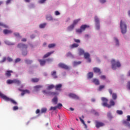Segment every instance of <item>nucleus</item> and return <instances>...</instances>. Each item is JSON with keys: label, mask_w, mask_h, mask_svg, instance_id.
Wrapping results in <instances>:
<instances>
[{"label": "nucleus", "mask_w": 130, "mask_h": 130, "mask_svg": "<svg viewBox=\"0 0 130 130\" xmlns=\"http://www.w3.org/2000/svg\"><path fill=\"white\" fill-rule=\"evenodd\" d=\"M102 101L103 103L102 104L103 106L104 107H108V108H110L112 106H114L115 103L114 102L113 100H111L110 101V105L107 104L108 102V100L105 98H102Z\"/></svg>", "instance_id": "f257e3e1"}, {"label": "nucleus", "mask_w": 130, "mask_h": 130, "mask_svg": "<svg viewBox=\"0 0 130 130\" xmlns=\"http://www.w3.org/2000/svg\"><path fill=\"white\" fill-rule=\"evenodd\" d=\"M17 47L18 48L21 49V50L22 51V55H27V54L28 53V52L27 51V48H28V46H27V45L23 43H19L17 45Z\"/></svg>", "instance_id": "f03ea898"}, {"label": "nucleus", "mask_w": 130, "mask_h": 130, "mask_svg": "<svg viewBox=\"0 0 130 130\" xmlns=\"http://www.w3.org/2000/svg\"><path fill=\"white\" fill-rule=\"evenodd\" d=\"M0 97L3 99H4V100H5L6 101H10V102L13 103V104H14L15 105H17V102H15V100L8 98V96L3 94V93L1 92H0Z\"/></svg>", "instance_id": "7ed1b4c3"}, {"label": "nucleus", "mask_w": 130, "mask_h": 130, "mask_svg": "<svg viewBox=\"0 0 130 130\" xmlns=\"http://www.w3.org/2000/svg\"><path fill=\"white\" fill-rule=\"evenodd\" d=\"M112 69L113 70H116V68H120L121 64L118 61H115L114 59L111 60Z\"/></svg>", "instance_id": "20e7f679"}, {"label": "nucleus", "mask_w": 130, "mask_h": 130, "mask_svg": "<svg viewBox=\"0 0 130 130\" xmlns=\"http://www.w3.org/2000/svg\"><path fill=\"white\" fill-rule=\"evenodd\" d=\"M120 26L122 34H125V33H126V24L124 22H122V20H121Z\"/></svg>", "instance_id": "39448f33"}, {"label": "nucleus", "mask_w": 130, "mask_h": 130, "mask_svg": "<svg viewBox=\"0 0 130 130\" xmlns=\"http://www.w3.org/2000/svg\"><path fill=\"white\" fill-rule=\"evenodd\" d=\"M94 21L95 22L96 29L99 30L100 29V21H99V18L97 16H95Z\"/></svg>", "instance_id": "423d86ee"}, {"label": "nucleus", "mask_w": 130, "mask_h": 130, "mask_svg": "<svg viewBox=\"0 0 130 130\" xmlns=\"http://www.w3.org/2000/svg\"><path fill=\"white\" fill-rule=\"evenodd\" d=\"M109 92L110 95H112V98L113 100H116L117 99V94L115 93H112V89H109Z\"/></svg>", "instance_id": "0eeeda50"}, {"label": "nucleus", "mask_w": 130, "mask_h": 130, "mask_svg": "<svg viewBox=\"0 0 130 130\" xmlns=\"http://www.w3.org/2000/svg\"><path fill=\"white\" fill-rule=\"evenodd\" d=\"M95 126L97 128H99L101 126H104V123L102 122H100L98 121H95Z\"/></svg>", "instance_id": "6e6552de"}, {"label": "nucleus", "mask_w": 130, "mask_h": 130, "mask_svg": "<svg viewBox=\"0 0 130 130\" xmlns=\"http://www.w3.org/2000/svg\"><path fill=\"white\" fill-rule=\"evenodd\" d=\"M84 58L87 59L88 62L91 61V59L90 58V54L89 53H85L84 54Z\"/></svg>", "instance_id": "1a4fd4ad"}, {"label": "nucleus", "mask_w": 130, "mask_h": 130, "mask_svg": "<svg viewBox=\"0 0 130 130\" xmlns=\"http://www.w3.org/2000/svg\"><path fill=\"white\" fill-rule=\"evenodd\" d=\"M58 67H59V68H61V69H64V70H69V67L62 63H59Z\"/></svg>", "instance_id": "9d476101"}, {"label": "nucleus", "mask_w": 130, "mask_h": 130, "mask_svg": "<svg viewBox=\"0 0 130 130\" xmlns=\"http://www.w3.org/2000/svg\"><path fill=\"white\" fill-rule=\"evenodd\" d=\"M19 91H20L21 92H22L21 93V96H24L25 95V94H29L30 93V91H29V90H22V89H19Z\"/></svg>", "instance_id": "9b49d317"}, {"label": "nucleus", "mask_w": 130, "mask_h": 130, "mask_svg": "<svg viewBox=\"0 0 130 130\" xmlns=\"http://www.w3.org/2000/svg\"><path fill=\"white\" fill-rule=\"evenodd\" d=\"M13 72L12 70H8L5 73V76L6 77H8V78H10L11 76H12L11 74H13Z\"/></svg>", "instance_id": "f8f14e48"}, {"label": "nucleus", "mask_w": 130, "mask_h": 130, "mask_svg": "<svg viewBox=\"0 0 130 130\" xmlns=\"http://www.w3.org/2000/svg\"><path fill=\"white\" fill-rule=\"evenodd\" d=\"M61 87H62V85L61 84H59L56 85L54 88L56 91H60Z\"/></svg>", "instance_id": "ddd939ff"}, {"label": "nucleus", "mask_w": 130, "mask_h": 130, "mask_svg": "<svg viewBox=\"0 0 130 130\" xmlns=\"http://www.w3.org/2000/svg\"><path fill=\"white\" fill-rule=\"evenodd\" d=\"M93 70L94 73H96V74H99V75L101 74V70H100V69L95 67L94 68Z\"/></svg>", "instance_id": "4468645a"}, {"label": "nucleus", "mask_w": 130, "mask_h": 130, "mask_svg": "<svg viewBox=\"0 0 130 130\" xmlns=\"http://www.w3.org/2000/svg\"><path fill=\"white\" fill-rule=\"evenodd\" d=\"M69 96L71 98H73V99H79V96L73 93H70Z\"/></svg>", "instance_id": "2eb2a0df"}, {"label": "nucleus", "mask_w": 130, "mask_h": 130, "mask_svg": "<svg viewBox=\"0 0 130 130\" xmlns=\"http://www.w3.org/2000/svg\"><path fill=\"white\" fill-rule=\"evenodd\" d=\"M54 52V51H52L51 52H48L47 54H45L43 56V58H46V57H48V56H50L52 53Z\"/></svg>", "instance_id": "dca6fc26"}, {"label": "nucleus", "mask_w": 130, "mask_h": 130, "mask_svg": "<svg viewBox=\"0 0 130 130\" xmlns=\"http://www.w3.org/2000/svg\"><path fill=\"white\" fill-rule=\"evenodd\" d=\"M3 33L5 35L11 34L13 33V31L11 30L4 29L3 30Z\"/></svg>", "instance_id": "f3484780"}, {"label": "nucleus", "mask_w": 130, "mask_h": 130, "mask_svg": "<svg viewBox=\"0 0 130 130\" xmlns=\"http://www.w3.org/2000/svg\"><path fill=\"white\" fill-rule=\"evenodd\" d=\"M92 82L93 83H94V84H95V85H100V82H99V80L96 78L93 79Z\"/></svg>", "instance_id": "a211bd4d"}, {"label": "nucleus", "mask_w": 130, "mask_h": 130, "mask_svg": "<svg viewBox=\"0 0 130 130\" xmlns=\"http://www.w3.org/2000/svg\"><path fill=\"white\" fill-rule=\"evenodd\" d=\"M89 25H82L81 26L80 28L82 31H85V30H86V28H89Z\"/></svg>", "instance_id": "6ab92c4d"}, {"label": "nucleus", "mask_w": 130, "mask_h": 130, "mask_svg": "<svg viewBox=\"0 0 130 130\" xmlns=\"http://www.w3.org/2000/svg\"><path fill=\"white\" fill-rule=\"evenodd\" d=\"M94 76V74L92 72H89L87 74L88 79H92Z\"/></svg>", "instance_id": "aec40b11"}, {"label": "nucleus", "mask_w": 130, "mask_h": 130, "mask_svg": "<svg viewBox=\"0 0 130 130\" xmlns=\"http://www.w3.org/2000/svg\"><path fill=\"white\" fill-rule=\"evenodd\" d=\"M48 95H49V96H55V95H57V92L49 91L48 92Z\"/></svg>", "instance_id": "412c9836"}, {"label": "nucleus", "mask_w": 130, "mask_h": 130, "mask_svg": "<svg viewBox=\"0 0 130 130\" xmlns=\"http://www.w3.org/2000/svg\"><path fill=\"white\" fill-rule=\"evenodd\" d=\"M80 21H81L80 19L75 20L74 21H73L72 25H74V26H76V25H77V24H78V23H79Z\"/></svg>", "instance_id": "4be33fe9"}, {"label": "nucleus", "mask_w": 130, "mask_h": 130, "mask_svg": "<svg viewBox=\"0 0 130 130\" xmlns=\"http://www.w3.org/2000/svg\"><path fill=\"white\" fill-rule=\"evenodd\" d=\"M46 20L48 21H52L53 20V18H52V17L50 15H48L46 17Z\"/></svg>", "instance_id": "5701e85b"}, {"label": "nucleus", "mask_w": 130, "mask_h": 130, "mask_svg": "<svg viewBox=\"0 0 130 130\" xmlns=\"http://www.w3.org/2000/svg\"><path fill=\"white\" fill-rule=\"evenodd\" d=\"M74 28H75L74 25L73 24H71V25L68 27L67 29L68 31H72V30H73Z\"/></svg>", "instance_id": "b1692460"}, {"label": "nucleus", "mask_w": 130, "mask_h": 130, "mask_svg": "<svg viewBox=\"0 0 130 130\" xmlns=\"http://www.w3.org/2000/svg\"><path fill=\"white\" fill-rule=\"evenodd\" d=\"M40 88H42V85H36L34 86V90L35 91H39Z\"/></svg>", "instance_id": "393cba45"}, {"label": "nucleus", "mask_w": 130, "mask_h": 130, "mask_svg": "<svg viewBox=\"0 0 130 130\" xmlns=\"http://www.w3.org/2000/svg\"><path fill=\"white\" fill-rule=\"evenodd\" d=\"M39 61L41 64V66H44V64H45L46 61H45V60H42V59H39Z\"/></svg>", "instance_id": "a878e982"}, {"label": "nucleus", "mask_w": 130, "mask_h": 130, "mask_svg": "<svg viewBox=\"0 0 130 130\" xmlns=\"http://www.w3.org/2000/svg\"><path fill=\"white\" fill-rule=\"evenodd\" d=\"M79 55H83V54H85V51L84 50L82 49H79Z\"/></svg>", "instance_id": "bb28decb"}, {"label": "nucleus", "mask_w": 130, "mask_h": 130, "mask_svg": "<svg viewBox=\"0 0 130 130\" xmlns=\"http://www.w3.org/2000/svg\"><path fill=\"white\" fill-rule=\"evenodd\" d=\"M13 83L17 84V85H21V81L18 79H14Z\"/></svg>", "instance_id": "cd10ccee"}, {"label": "nucleus", "mask_w": 130, "mask_h": 130, "mask_svg": "<svg viewBox=\"0 0 130 130\" xmlns=\"http://www.w3.org/2000/svg\"><path fill=\"white\" fill-rule=\"evenodd\" d=\"M51 75L54 78V79H56V78H57V76H56V71H53V72H52Z\"/></svg>", "instance_id": "c85d7f7f"}, {"label": "nucleus", "mask_w": 130, "mask_h": 130, "mask_svg": "<svg viewBox=\"0 0 130 130\" xmlns=\"http://www.w3.org/2000/svg\"><path fill=\"white\" fill-rule=\"evenodd\" d=\"M79 46V44L74 43L70 46V48H75Z\"/></svg>", "instance_id": "c756f323"}, {"label": "nucleus", "mask_w": 130, "mask_h": 130, "mask_svg": "<svg viewBox=\"0 0 130 130\" xmlns=\"http://www.w3.org/2000/svg\"><path fill=\"white\" fill-rule=\"evenodd\" d=\"M52 101L54 104H57V98L55 96L52 99Z\"/></svg>", "instance_id": "7c9ffc66"}, {"label": "nucleus", "mask_w": 130, "mask_h": 130, "mask_svg": "<svg viewBox=\"0 0 130 130\" xmlns=\"http://www.w3.org/2000/svg\"><path fill=\"white\" fill-rule=\"evenodd\" d=\"M79 119H80V121H81V122L83 123V124H84L85 128H87V124H86L84 120H83V119H82V118L81 117H79Z\"/></svg>", "instance_id": "2f4dec72"}, {"label": "nucleus", "mask_w": 130, "mask_h": 130, "mask_svg": "<svg viewBox=\"0 0 130 130\" xmlns=\"http://www.w3.org/2000/svg\"><path fill=\"white\" fill-rule=\"evenodd\" d=\"M31 81L32 83H37V82H39V79L32 78V79H31Z\"/></svg>", "instance_id": "473e14b6"}, {"label": "nucleus", "mask_w": 130, "mask_h": 130, "mask_svg": "<svg viewBox=\"0 0 130 130\" xmlns=\"http://www.w3.org/2000/svg\"><path fill=\"white\" fill-rule=\"evenodd\" d=\"M53 88H55L54 85L51 84L48 86L47 89L48 90H51L52 89H53Z\"/></svg>", "instance_id": "72a5a7b5"}, {"label": "nucleus", "mask_w": 130, "mask_h": 130, "mask_svg": "<svg viewBox=\"0 0 130 130\" xmlns=\"http://www.w3.org/2000/svg\"><path fill=\"white\" fill-rule=\"evenodd\" d=\"M47 111L46 108H42L41 110V113H45Z\"/></svg>", "instance_id": "f704fd0d"}, {"label": "nucleus", "mask_w": 130, "mask_h": 130, "mask_svg": "<svg viewBox=\"0 0 130 130\" xmlns=\"http://www.w3.org/2000/svg\"><path fill=\"white\" fill-rule=\"evenodd\" d=\"M129 121H127V119H126V120H123L122 121V123L123 124H125V125H128V124H129V123H128Z\"/></svg>", "instance_id": "c9c22d12"}, {"label": "nucleus", "mask_w": 130, "mask_h": 130, "mask_svg": "<svg viewBox=\"0 0 130 130\" xmlns=\"http://www.w3.org/2000/svg\"><path fill=\"white\" fill-rule=\"evenodd\" d=\"M5 43L7 45H14L15 44L13 43H11V42L8 41H6Z\"/></svg>", "instance_id": "e433bc0d"}, {"label": "nucleus", "mask_w": 130, "mask_h": 130, "mask_svg": "<svg viewBox=\"0 0 130 130\" xmlns=\"http://www.w3.org/2000/svg\"><path fill=\"white\" fill-rule=\"evenodd\" d=\"M55 46V44H50L48 45V48H53Z\"/></svg>", "instance_id": "4c0bfd02"}, {"label": "nucleus", "mask_w": 130, "mask_h": 130, "mask_svg": "<svg viewBox=\"0 0 130 130\" xmlns=\"http://www.w3.org/2000/svg\"><path fill=\"white\" fill-rule=\"evenodd\" d=\"M82 63V62L81 61H74L73 64L74 66H78V64H81V63Z\"/></svg>", "instance_id": "58836bf2"}, {"label": "nucleus", "mask_w": 130, "mask_h": 130, "mask_svg": "<svg viewBox=\"0 0 130 130\" xmlns=\"http://www.w3.org/2000/svg\"><path fill=\"white\" fill-rule=\"evenodd\" d=\"M105 88V85H100L99 87V91H102V89H104Z\"/></svg>", "instance_id": "ea45409f"}, {"label": "nucleus", "mask_w": 130, "mask_h": 130, "mask_svg": "<svg viewBox=\"0 0 130 130\" xmlns=\"http://www.w3.org/2000/svg\"><path fill=\"white\" fill-rule=\"evenodd\" d=\"M114 40L116 42V45L118 46V45H119V42H118V39H117L116 38H115Z\"/></svg>", "instance_id": "a19ab883"}, {"label": "nucleus", "mask_w": 130, "mask_h": 130, "mask_svg": "<svg viewBox=\"0 0 130 130\" xmlns=\"http://www.w3.org/2000/svg\"><path fill=\"white\" fill-rule=\"evenodd\" d=\"M46 26V23H44L40 25L39 27L41 28H44Z\"/></svg>", "instance_id": "79ce46f5"}, {"label": "nucleus", "mask_w": 130, "mask_h": 130, "mask_svg": "<svg viewBox=\"0 0 130 130\" xmlns=\"http://www.w3.org/2000/svg\"><path fill=\"white\" fill-rule=\"evenodd\" d=\"M25 61L27 64H30L32 63V60L26 59L25 60Z\"/></svg>", "instance_id": "37998d69"}, {"label": "nucleus", "mask_w": 130, "mask_h": 130, "mask_svg": "<svg viewBox=\"0 0 130 130\" xmlns=\"http://www.w3.org/2000/svg\"><path fill=\"white\" fill-rule=\"evenodd\" d=\"M76 31L77 33H82L83 30H82V28H81L80 27V28L76 29Z\"/></svg>", "instance_id": "c03bdc74"}, {"label": "nucleus", "mask_w": 130, "mask_h": 130, "mask_svg": "<svg viewBox=\"0 0 130 130\" xmlns=\"http://www.w3.org/2000/svg\"><path fill=\"white\" fill-rule=\"evenodd\" d=\"M7 84H13V83H14V80H8L7 81Z\"/></svg>", "instance_id": "a18cd8bd"}, {"label": "nucleus", "mask_w": 130, "mask_h": 130, "mask_svg": "<svg viewBox=\"0 0 130 130\" xmlns=\"http://www.w3.org/2000/svg\"><path fill=\"white\" fill-rule=\"evenodd\" d=\"M0 26H2V27H4V28H8V25L0 22Z\"/></svg>", "instance_id": "49530a36"}, {"label": "nucleus", "mask_w": 130, "mask_h": 130, "mask_svg": "<svg viewBox=\"0 0 130 130\" xmlns=\"http://www.w3.org/2000/svg\"><path fill=\"white\" fill-rule=\"evenodd\" d=\"M56 108H58L59 109L62 107V104H58L57 106H56Z\"/></svg>", "instance_id": "de8ad7c7"}, {"label": "nucleus", "mask_w": 130, "mask_h": 130, "mask_svg": "<svg viewBox=\"0 0 130 130\" xmlns=\"http://www.w3.org/2000/svg\"><path fill=\"white\" fill-rule=\"evenodd\" d=\"M117 114H119L120 115H121L123 113V112L121 110H117Z\"/></svg>", "instance_id": "09e8293b"}, {"label": "nucleus", "mask_w": 130, "mask_h": 130, "mask_svg": "<svg viewBox=\"0 0 130 130\" xmlns=\"http://www.w3.org/2000/svg\"><path fill=\"white\" fill-rule=\"evenodd\" d=\"M107 116L108 118H109L110 119H111V118H112V116L111 115V113H108L107 114Z\"/></svg>", "instance_id": "8fccbe9b"}, {"label": "nucleus", "mask_w": 130, "mask_h": 130, "mask_svg": "<svg viewBox=\"0 0 130 130\" xmlns=\"http://www.w3.org/2000/svg\"><path fill=\"white\" fill-rule=\"evenodd\" d=\"M19 61H21V59L20 58H17L15 60V63H17V62H19Z\"/></svg>", "instance_id": "3c124183"}, {"label": "nucleus", "mask_w": 130, "mask_h": 130, "mask_svg": "<svg viewBox=\"0 0 130 130\" xmlns=\"http://www.w3.org/2000/svg\"><path fill=\"white\" fill-rule=\"evenodd\" d=\"M56 107H51L50 108V110H56Z\"/></svg>", "instance_id": "603ef678"}, {"label": "nucleus", "mask_w": 130, "mask_h": 130, "mask_svg": "<svg viewBox=\"0 0 130 130\" xmlns=\"http://www.w3.org/2000/svg\"><path fill=\"white\" fill-rule=\"evenodd\" d=\"M100 78L102 79V80H105L106 79V77L104 75L101 76Z\"/></svg>", "instance_id": "864d4df0"}, {"label": "nucleus", "mask_w": 130, "mask_h": 130, "mask_svg": "<svg viewBox=\"0 0 130 130\" xmlns=\"http://www.w3.org/2000/svg\"><path fill=\"white\" fill-rule=\"evenodd\" d=\"M74 41L76 43H80V42H81V41H80V40L75 39H74Z\"/></svg>", "instance_id": "5fc2aeb1"}, {"label": "nucleus", "mask_w": 130, "mask_h": 130, "mask_svg": "<svg viewBox=\"0 0 130 130\" xmlns=\"http://www.w3.org/2000/svg\"><path fill=\"white\" fill-rule=\"evenodd\" d=\"M55 14L56 16H58V15H60V13L58 11H56L55 12Z\"/></svg>", "instance_id": "6e6d98bb"}, {"label": "nucleus", "mask_w": 130, "mask_h": 130, "mask_svg": "<svg viewBox=\"0 0 130 130\" xmlns=\"http://www.w3.org/2000/svg\"><path fill=\"white\" fill-rule=\"evenodd\" d=\"M127 87L128 90H130V81H128L127 85Z\"/></svg>", "instance_id": "4d7b16f0"}, {"label": "nucleus", "mask_w": 130, "mask_h": 130, "mask_svg": "<svg viewBox=\"0 0 130 130\" xmlns=\"http://www.w3.org/2000/svg\"><path fill=\"white\" fill-rule=\"evenodd\" d=\"M13 110H18L19 109V107L18 106H14L13 108Z\"/></svg>", "instance_id": "13d9d810"}, {"label": "nucleus", "mask_w": 130, "mask_h": 130, "mask_svg": "<svg viewBox=\"0 0 130 130\" xmlns=\"http://www.w3.org/2000/svg\"><path fill=\"white\" fill-rule=\"evenodd\" d=\"M46 2V0H40L39 1L40 4H43V3H45Z\"/></svg>", "instance_id": "bf43d9fd"}, {"label": "nucleus", "mask_w": 130, "mask_h": 130, "mask_svg": "<svg viewBox=\"0 0 130 130\" xmlns=\"http://www.w3.org/2000/svg\"><path fill=\"white\" fill-rule=\"evenodd\" d=\"M7 58L6 57H4L3 60L1 61V62H5Z\"/></svg>", "instance_id": "052dcab7"}, {"label": "nucleus", "mask_w": 130, "mask_h": 130, "mask_svg": "<svg viewBox=\"0 0 130 130\" xmlns=\"http://www.w3.org/2000/svg\"><path fill=\"white\" fill-rule=\"evenodd\" d=\"M7 60H8V61H13V59H12V58H10V57H8L7 58Z\"/></svg>", "instance_id": "680f3d73"}, {"label": "nucleus", "mask_w": 130, "mask_h": 130, "mask_svg": "<svg viewBox=\"0 0 130 130\" xmlns=\"http://www.w3.org/2000/svg\"><path fill=\"white\" fill-rule=\"evenodd\" d=\"M72 53H71V52H68V53H67V56H72Z\"/></svg>", "instance_id": "e2e57ef3"}, {"label": "nucleus", "mask_w": 130, "mask_h": 130, "mask_svg": "<svg viewBox=\"0 0 130 130\" xmlns=\"http://www.w3.org/2000/svg\"><path fill=\"white\" fill-rule=\"evenodd\" d=\"M100 3H102V4H104V3L106 2V0H100Z\"/></svg>", "instance_id": "0e129e2a"}, {"label": "nucleus", "mask_w": 130, "mask_h": 130, "mask_svg": "<svg viewBox=\"0 0 130 130\" xmlns=\"http://www.w3.org/2000/svg\"><path fill=\"white\" fill-rule=\"evenodd\" d=\"M21 41L22 42H26L27 41V39H26V38L22 39Z\"/></svg>", "instance_id": "69168bd1"}, {"label": "nucleus", "mask_w": 130, "mask_h": 130, "mask_svg": "<svg viewBox=\"0 0 130 130\" xmlns=\"http://www.w3.org/2000/svg\"><path fill=\"white\" fill-rule=\"evenodd\" d=\"M36 113L37 114H38V113H40V110L37 109V110H36Z\"/></svg>", "instance_id": "338daca9"}, {"label": "nucleus", "mask_w": 130, "mask_h": 130, "mask_svg": "<svg viewBox=\"0 0 130 130\" xmlns=\"http://www.w3.org/2000/svg\"><path fill=\"white\" fill-rule=\"evenodd\" d=\"M127 121H130V116H127Z\"/></svg>", "instance_id": "774afa93"}]
</instances>
